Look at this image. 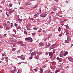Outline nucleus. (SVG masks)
<instances>
[{
  "mask_svg": "<svg viewBox=\"0 0 73 73\" xmlns=\"http://www.w3.org/2000/svg\"><path fill=\"white\" fill-rule=\"evenodd\" d=\"M18 44H21V42H18Z\"/></svg>",
  "mask_w": 73,
  "mask_h": 73,
  "instance_id": "37998d69",
  "label": "nucleus"
},
{
  "mask_svg": "<svg viewBox=\"0 0 73 73\" xmlns=\"http://www.w3.org/2000/svg\"><path fill=\"white\" fill-rule=\"evenodd\" d=\"M57 9V7H56L54 6L53 7L52 10L53 11H56Z\"/></svg>",
  "mask_w": 73,
  "mask_h": 73,
  "instance_id": "7ed1b4c3",
  "label": "nucleus"
},
{
  "mask_svg": "<svg viewBox=\"0 0 73 73\" xmlns=\"http://www.w3.org/2000/svg\"><path fill=\"white\" fill-rule=\"evenodd\" d=\"M27 27H31V24L29 23Z\"/></svg>",
  "mask_w": 73,
  "mask_h": 73,
  "instance_id": "4be33fe9",
  "label": "nucleus"
},
{
  "mask_svg": "<svg viewBox=\"0 0 73 73\" xmlns=\"http://www.w3.org/2000/svg\"><path fill=\"white\" fill-rule=\"evenodd\" d=\"M13 50L12 51H15V50H16V48H13Z\"/></svg>",
  "mask_w": 73,
  "mask_h": 73,
  "instance_id": "2f4dec72",
  "label": "nucleus"
},
{
  "mask_svg": "<svg viewBox=\"0 0 73 73\" xmlns=\"http://www.w3.org/2000/svg\"><path fill=\"white\" fill-rule=\"evenodd\" d=\"M14 25H15V26H17V24L16 23H15Z\"/></svg>",
  "mask_w": 73,
  "mask_h": 73,
  "instance_id": "8fccbe9b",
  "label": "nucleus"
},
{
  "mask_svg": "<svg viewBox=\"0 0 73 73\" xmlns=\"http://www.w3.org/2000/svg\"><path fill=\"white\" fill-rule=\"evenodd\" d=\"M37 28H34V30H37Z\"/></svg>",
  "mask_w": 73,
  "mask_h": 73,
  "instance_id": "603ef678",
  "label": "nucleus"
},
{
  "mask_svg": "<svg viewBox=\"0 0 73 73\" xmlns=\"http://www.w3.org/2000/svg\"><path fill=\"white\" fill-rule=\"evenodd\" d=\"M36 54V52H34L31 53V55H33V56H34Z\"/></svg>",
  "mask_w": 73,
  "mask_h": 73,
  "instance_id": "0eeeda50",
  "label": "nucleus"
},
{
  "mask_svg": "<svg viewBox=\"0 0 73 73\" xmlns=\"http://www.w3.org/2000/svg\"><path fill=\"white\" fill-rule=\"evenodd\" d=\"M11 72H12V73H15V70H12L11 71Z\"/></svg>",
  "mask_w": 73,
  "mask_h": 73,
  "instance_id": "c756f323",
  "label": "nucleus"
},
{
  "mask_svg": "<svg viewBox=\"0 0 73 73\" xmlns=\"http://www.w3.org/2000/svg\"><path fill=\"white\" fill-rule=\"evenodd\" d=\"M13 12H14V10H13L12 11H9V13H10V14H11V13H13Z\"/></svg>",
  "mask_w": 73,
  "mask_h": 73,
  "instance_id": "f3484780",
  "label": "nucleus"
},
{
  "mask_svg": "<svg viewBox=\"0 0 73 73\" xmlns=\"http://www.w3.org/2000/svg\"><path fill=\"white\" fill-rule=\"evenodd\" d=\"M25 57L23 56V57H21L20 58V59L22 60H25Z\"/></svg>",
  "mask_w": 73,
  "mask_h": 73,
  "instance_id": "9d476101",
  "label": "nucleus"
},
{
  "mask_svg": "<svg viewBox=\"0 0 73 73\" xmlns=\"http://www.w3.org/2000/svg\"><path fill=\"white\" fill-rule=\"evenodd\" d=\"M53 49V48H52V47H50V49L51 50V49Z\"/></svg>",
  "mask_w": 73,
  "mask_h": 73,
  "instance_id": "49530a36",
  "label": "nucleus"
},
{
  "mask_svg": "<svg viewBox=\"0 0 73 73\" xmlns=\"http://www.w3.org/2000/svg\"><path fill=\"white\" fill-rule=\"evenodd\" d=\"M20 9H24V7H20Z\"/></svg>",
  "mask_w": 73,
  "mask_h": 73,
  "instance_id": "72a5a7b5",
  "label": "nucleus"
},
{
  "mask_svg": "<svg viewBox=\"0 0 73 73\" xmlns=\"http://www.w3.org/2000/svg\"><path fill=\"white\" fill-rule=\"evenodd\" d=\"M58 72V70H56V72H55V73H57Z\"/></svg>",
  "mask_w": 73,
  "mask_h": 73,
  "instance_id": "a19ab883",
  "label": "nucleus"
},
{
  "mask_svg": "<svg viewBox=\"0 0 73 73\" xmlns=\"http://www.w3.org/2000/svg\"><path fill=\"white\" fill-rule=\"evenodd\" d=\"M11 42H16V40L14 39L13 40H12L11 41Z\"/></svg>",
  "mask_w": 73,
  "mask_h": 73,
  "instance_id": "dca6fc26",
  "label": "nucleus"
},
{
  "mask_svg": "<svg viewBox=\"0 0 73 73\" xmlns=\"http://www.w3.org/2000/svg\"><path fill=\"white\" fill-rule=\"evenodd\" d=\"M69 35V33H67L66 34V35Z\"/></svg>",
  "mask_w": 73,
  "mask_h": 73,
  "instance_id": "0e129e2a",
  "label": "nucleus"
},
{
  "mask_svg": "<svg viewBox=\"0 0 73 73\" xmlns=\"http://www.w3.org/2000/svg\"><path fill=\"white\" fill-rule=\"evenodd\" d=\"M64 26L65 27H66V29H69V27L67 25H64Z\"/></svg>",
  "mask_w": 73,
  "mask_h": 73,
  "instance_id": "1a4fd4ad",
  "label": "nucleus"
},
{
  "mask_svg": "<svg viewBox=\"0 0 73 73\" xmlns=\"http://www.w3.org/2000/svg\"><path fill=\"white\" fill-rule=\"evenodd\" d=\"M46 16V14H44V15H42L41 17H45Z\"/></svg>",
  "mask_w": 73,
  "mask_h": 73,
  "instance_id": "f8f14e48",
  "label": "nucleus"
},
{
  "mask_svg": "<svg viewBox=\"0 0 73 73\" xmlns=\"http://www.w3.org/2000/svg\"><path fill=\"white\" fill-rule=\"evenodd\" d=\"M65 42H66V43H67V44H68V43H69V40H65Z\"/></svg>",
  "mask_w": 73,
  "mask_h": 73,
  "instance_id": "2eb2a0df",
  "label": "nucleus"
},
{
  "mask_svg": "<svg viewBox=\"0 0 73 73\" xmlns=\"http://www.w3.org/2000/svg\"><path fill=\"white\" fill-rule=\"evenodd\" d=\"M20 50H18L17 51V53H20Z\"/></svg>",
  "mask_w": 73,
  "mask_h": 73,
  "instance_id": "ea45409f",
  "label": "nucleus"
},
{
  "mask_svg": "<svg viewBox=\"0 0 73 73\" xmlns=\"http://www.w3.org/2000/svg\"><path fill=\"white\" fill-rule=\"evenodd\" d=\"M49 22H50V21H51V16H50L49 17Z\"/></svg>",
  "mask_w": 73,
  "mask_h": 73,
  "instance_id": "aec40b11",
  "label": "nucleus"
},
{
  "mask_svg": "<svg viewBox=\"0 0 73 73\" xmlns=\"http://www.w3.org/2000/svg\"><path fill=\"white\" fill-rule=\"evenodd\" d=\"M13 38H14L13 37L11 38V39H13Z\"/></svg>",
  "mask_w": 73,
  "mask_h": 73,
  "instance_id": "338daca9",
  "label": "nucleus"
},
{
  "mask_svg": "<svg viewBox=\"0 0 73 73\" xmlns=\"http://www.w3.org/2000/svg\"><path fill=\"white\" fill-rule=\"evenodd\" d=\"M68 54V51H67L64 53V56H66L67 54Z\"/></svg>",
  "mask_w": 73,
  "mask_h": 73,
  "instance_id": "423d86ee",
  "label": "nucleus"
},
{
  "mask_svg": "<svg viewBox=\"0 0 73 73\" xmlns=\"http://www.w3.org/2000/svg\"><path fill=\"white\" fill-rule=\"evenodd\" d=\"M13 11V10H12V9H10L9 10V11H11H11Z\"/></svg>",
  "mask_w": 73,
  "mask_h": 73,
  "instance_id": "473e14b6",
  "label": "nucleus"
},
{
  "mask_svg": "<svg viewBox=\"0 0 73 73\" xmlns=\"http://www.w3.org/2000/svg\"><path fill=\"white\" fill-rule=\"evenodd\" d=\"M67 40L69 41L71 40V37L70 36H68L67 35Z\"/></svg>",
  "mask_w": 73,
  "mask_h": 73,
  "instance_id": "20e7f679",
  "label": "nucleus"
},
{
  "mask_svg": "<svg viewBox=\"0 0 73 73\" xmlns=\"http://www.w3.org/2000/svg\"><path fill=\"white\" fill-rule=\"evenodd\" d=\"M4 55H5V53L4 54H2V56H4Z\"/></svg>",
  "mask_w": 73,
  "mask_h": 73,
  "instance_id": "4c0bfd02",
  "label": "nucleus"
},
{
  "mask_svg": "<svg viewBox=\"0 0 73 73\" xmlns=\"http://www.w3.org/2000/svg\"><path fill=\"white\" fill-rule=\"evenodd\" d=\"M17 57H18V58H20L21 57V56H17Z\"/></svg>",
  "mask_w": 73,
  "mask_h": 73,
  "instance_id": "13d9d810",
  "label": "nucleus"
},
{
  "mask_svg": "<svg viewBox=\"0 0 73 73\" xmlns=\"http://www.w3.org/2000/svg\"><path fill=\"white\" fill-rule=\"evenodd\" d=\"M39 45H42V46H43V45H44V43L41 42L39 43Z\"/></svg>",
  "mask_w": 73,
  "mask_h": 73,
  "instance_id": "393cba45",
  "label": "nucleus"
},
{
  "mask_svg": "<svg viewBox=\"0 0 73 73\" xmlns=\"http://www.w3.org/2000/svg\"><path fill=\"white\" fill-rule=\"evenodd\" d=\"M54 13V12H52L50 13L51 14H53Z\"/></svg>",
  "mask_w": 73,
  "mask_h": 73,
  "instance_id": "09e8293b",
  "label": "nucleus"
},
{
  "mask_svg": "<svg viewBox=\"0 0 73 73\" xmlns=\"http://www.w3.org/2000/svg\"><path fill=\"white\" fill-rule=\"evenodd\" d=\"M7 23H9V24H10V22H9V21H7Z\"/></svg>",
  "mask_w": 73,
  "mask_h": 73,
  "instance_id": "4d7b16f0",
  "label": "nucleus"
},
{
  "mask_svg": "<svg viewBox=\"0 0 73 73\" xmlns=\"http://www.w3.org/2000/svg\"><path fill=\"white\" fill-rule=\"evenodd\" d=\"M69 68V67L68 66H66V67H65V68Z\"/></svg>",
  "mask_w": 73,
  "mask_h": 73,
  "instance_id": "6e6d98bb",
  "label": "nucleus"
},
{
  "mask_svg": "<svg viewBox=\"0 0 73 73\" xmlns=\"http://www.w3.org/2000/svg\"><path fill=\"white\" fill-rule=\"evenodd\" d=\"M54 1H56V2H57V1H58V0H54Z\"/></svg>",
  "mask_w": 73,
  "mask_h": 73,
  "instance_id": "bf43d9fd",
  "label": "nucleus"
},
{
  "mask_svg": "<svg viewBox=\"0 0 73 73\" xmlns=\"http://www.w3.org/2000/svg\"><path fill=\"white\" fill-rule=\"evenodd\" d=\"M60 57H63V54L61 52L60 53V55L59 56Z\"/></svg>",
  "mask_w": 73,
  "mask_h": 73,
  "instance_id": "6e6552de",
  "label": "nucleus"
},
{
  "mask_svg": "<svg viewBox=\"0 0 73 73\" xmlns=\"http://www.w3.org/2000/svg\"><path fill=\"white\" fill-rule=\"evenodd\" d=\"M50 46V44H48L46 46V48H49Z\"/></svg>",
  "mask_w": 73,
  "mask_h": 73,
  "instance_id": "b1692460",
  "label": "nucleus"
},
{
  "mask_svg": "<svg viewBox=\"0 0 73 73\" xmlns=\"http://www.w3.org/2000/svg\"><path fill=\"white\" fill-rule=\"evenodd\" d=\"M48 54H49V53H48V52H46L45 53V55H48Z\"/></svg>",
  "mask_w": 73,
  "mask_h": 73,
  "instance_id": "e433bc0d",
  "label": "nucleus"
},
{
  "mask_svg": "<svg viewBox=\"0 0 73 73\" xmlns=\"http://www.w3.org/2000/svg\"><path fill=\"white\" fill-rule=\"evenodd\" d=\"M37 54L38 55H40V54H42V52H38Z\"/></svg>",
  "mask_w": 73,
  "mask_h": 73,
  "instance_id": "bb28decb",
  "label": "nucleus"
},
{
  "mask_svg": "<svg viewBox=\"0 0 73 73\" xmlns=\"http://www.w3.org/2000/svg\"><path fill=\"white\" fill-rule=\"evenodd\" d=\"M21 46H24V45H25V44H21Z\"/></svg>",
  "mask_w": 73,
  "mask_h": 73,
  "instance_id": "052dcab7",
  "label": "nucleus"
},
{
  "mask_svg": "<svg viewBox=\"0 0 73 73\" xmlns=\"http://www.w3.org/2000/svg\"><path fill=\"white\" fill-rule=\"evenodd\" d=\"M53 69H56V66H53Z\"/></svg>",
  "mask_w": 73,
  "mask_h": 73,
  "instance_id": "3c124183",
  "label": "nucleus"
},
{
  "mask_svg": "<svg viewBox=\"0 0 73 73\" xmlns=\"http://www.w3.org/2000/svg\"><path fill=\"white\" fill-rule=\"evenodd\" d=\"M33 58V57L32 56H31V57H30L29 58L30 59H32V58Z\"/></svg>",
  "mask_w": 73,
  "mask_h": 73,
  "instance_id": "58836bf2",
  "label": "nucleus"
},
{
  "mask_svg": "<svg viewBox=\"0 0 73 73\" xmlns=\"http://www.w3.org/2000/svg\"><path fill=\"white\" fill-rule=\"evenodd\" d=\"M24 33L25 34V35H27V32L26 31H25L24 32Z\"/></svg>",
  "mask_w": 73,
  "mask_h": 73,
  "instance_id": "a878e982",
  "label": "nucleus"
},
{
  "mask_svg": "<svg viewBox=\"0 0 73 73\" xmlns=\"http://www.w3.org/2000/svg\"><path fill=\"white\" fill-rule=\"evenodd\" d=\"M39 14H40V13L35 14L34 15V16H36V17H38V15H39Z\"/></svg>",
  "mask_w": 73,
  "mask_h": 73,
  "instance_id": "ddd939ff",
  "label": "nucleus"
},
{
  "mask_svg": "<svg viewBox=\"0 0 73 73\" xmlns=\"http://www.w3.org/2000/svg\"><path fill=\"white\" fill-rule=\"evenodd\" d=\"M9 6L10 7H12V4H10Z\"/></svg>",
  "mask_w": 73,
  "mask_h": 73,
  "instance_id": "c03bdc74",
  "label": "nucleus"
},
{
  "mask_svg": "<svg viewBox=\"0 0 73 73\" xmlns=\"http://www.w3.org/2000/svg\"><path fill=\"white\" fill-rule=\"evenodd\" d=\"M34 70L36 72H37V70L36 69H34Z\"/></svg>",
  "mask_w": 73,
  "mask_h": 73,
  "instance_id": "69168bd1",
  "label": "nucleus"
},
{
  "mask_svg": "<svg viewBox=\"0 0 73 73\" xmlns=\"http://www.w3.org/2000/svg\"><path fill=\"white\" fill-rule=\"evenodd\" d=\"M62 34H60L59 35V36L60 37L61 36H62Z\"/></svg>",
  "mask_w": 73,
  "mask_h": 73,
  "instance_id": "79ce46f5",
  "label": "nucleus"
},
{
  "mask_svg": "<svg viewBox=\"0 0 73 73\" xmlns=\"http://www.w3.org/2000/svg\"><path fill=\"white\" fill-rule=\"evenodd\" d=\"M56 59L58 60L59 62H61V61H62V60H62V59L61 58H59L58 57H57L56 58Z\"/></svg>",
  "mask_w": 73,
  "mask_h": 73,
  "instance_id": "39448f33",
  "label": "nucleus"
},
{
  "mask_svg": "<svg viewBox=\"0 0 73 73\" xmlns=\"http://www.w3.org/2000/svg\"><path fill=\"white\" fill-rule=\"evenodd\" d=\"M45 73H49V71L48 70H46L45 72Z\"/></svg>",
  "mask_w": 73,
  "mask_h": 73,
  "instance_id": "c85d7f7f",
  "label": "nucleus"
},
{
  "mask_svg": "<svg viewBox=\"0 0 73 73\" xmlns=\"http://www.w3.org/2000/svg\"><path fill=\"white\" fill-rule=\"evenodd\" d=\"M40 73H42V72H43V70H42V69L41 68H40Z\"/></svg>",
  "mask_w": 73,
  "mask_h": 73,
  "instance_id": "4468645a",
  "label": "nucleus"
},
{
  "mask_svg": "<svg viewBox=\"0 0 73 73\" xmlns=\"http://www.w3.org/2000/svg\"><path fill=\"white\" fill-rule=\"evenodd\" d=\"M25 41H27V40H30L31 42H32V41H33V39H32V38L31 37L26 38L25 39Z\"/></svg>",
  "mask_w": 73,
  "mask_h": 73,
  "instance_id": "f257e3e1",
  "label": "nucleus"
},
{
  "mask_svg": "<svg viewBox=\"0 0 73 73\" xmlns=\"http://www.w3.org/2000/svg\"><path fill=\"white\" fill-rule=\"evenodd\" d=\"M51 46L53 49H54L55 47V46L54 45V44H53Z\"/></svg>",
  "mask_w": 73,
  "mask_h": 73,
  "instance_id": "a211bd4d",
  "label": "nucleus"
},
{
  "mask_svg": "<svg viewBox=\"0 0 73 73\" xmlns=\"http://www.w3.org/2000/svg\"><path fill=\"white\" fill-rule=\"evenodd\" d=\"M17 28H18V29H20V27H17Z\"/></svg>",
  "mask_w": 73,
  "mask_h": 73,
  "instance_id": "e2e57ef3",
  "label": "nucleus"
},
{
  "mask_svg": "<svg viewBox=\"0 0 73 73\" xmlns=\"http://www.w3.org/2000/svg\"><path fill=\"white\" fill-rule=\"evenodd\" d=\"M52 52H50L49 53V56H50V55H51V54H52Z\"/></svg>",
  "mask_w": 73,
  "mask_h": 73,
  "instance_id": "f704fd0d",
  "label": "nucleus"
},
{
  "mask_svg": "<svg viewBox=\"0 0 73 73\" xmlns=\"http://www.w3.org/2000/svg\"><path fill=\"white\" fill-rule=\"evenodd\" d=\"M29 18L31 20H34V19H33V18H31L30 17H29Z\"/></svg>",
  "mask_w": 73,
  "mask_h": 73,
  "instance_id": "c9c22d12",
  "label": "nucleus"
},
{
  "mask_svg": "<svg viewBox=\"0 0 73 73\" xmlns=\"http://www.w3.org/2000/svg\"><path fill=\"white\" fill-rule=\"evenodd\" d=\"M32 3H28L26 4V5H32Z\"/></svg>",
  "mask_w": 73,
  "mask_h": 73,
  "instance_id": "9b49d317",
  "label": "nucleus"
},
{
  "mask_svg": "<svg viewBox=\"0 0 73 73\" xmlns=\"http://www.w3.org/2000/svg\"><path fill=\"white\" fill-rule=\"evenodd\" d=\"M5 58L6 59H8V57H6Z\"/></svg>",
  "mask_w": 73,
  "mask_h": 73,
  "instance_id": "680f3d73",
  "label": "nucleus"
},
{
  "mask_svg": "<svg viewBox=\"0 0 73 73\" xmlns=\"http://www.w3.org/2000/svg\"><path fill=\"white\" fill-rule=\"evenodd\" d=\"M26 27L28 31H29L30 30V28H29L30 27H27V26H26Z\"/></svg>",
  "mask_w": 73,
  "mask_h": 73,
  "instance_id": "412c9836",
  "label": "nucleus"
},
{
  "mask_svg": "<svg viewBox=\"0 0 73 73\" xmlns=\"http://www.w3.org/2000/svg\"><path fill=\"white\" fill-rule=\"evenodd\" d=\"M58 31L59 32H60V31H61V29H60V27H59L58 28Z\"/></svg>",
  "mask_w": 73,
  "mask_h": 73,
  "instance_id": "5701e85b",
  "label": "nucleus"
},
{
  "mask_svg": "<svg viewBox=\"0 0 73 73\" xmlns=\"http://www.w3.org/2000/svg\"><path fill=\"white\" fill-rule=\"evenodd\" d=\"M10 28V27H6V29L7 30H9Z\"/></svg>",
  "mask_w": 73,
  "mask_h": 73,
  "instance_id": "6ab92c4d",
  "label": "nucleus"
},
{
  "mask_svg": "<svg viewBox=\"0 0 73 73\" xmlns=\"http://www.w3.org/2000/svg\"><path fill=\"white\" fill-rule=\"evenodd\" d=\"M6 15H7V16H9V15H8V14H7V12L6 13Z\"/></svg>",
  "mask_w": 73,
  "mask_h": 73,
  "instance_id": "864d4df0",
  "label": "nucleus"
},
{
  "mask_svg": "<svg viewBox=\"0 0 73 73\" xmlns=\"http://www.w3.org/2000/svg\"><path fill=\"white\" fill-rule=\"evenodd\" d=\"M64 31H65V32H68V30H66V29H65Z\"/></svg>",
  "mask_w": 73,
  "mask_h": 73,
  "instance_id": "de8ad7c7",
  "label": "nucleus"
},
{
  "mask_svg": "<svg viewBox=\"0 0 73 73\" xmlns=\"http://www.w3.org/2000/svg\"><path fill=\"white\" fill-rule=\"evenodd\" d=\"M11 28H12V27H13V24L12 23H11Z\"/></svg>",
  "mask_w": 73,
  "mask_h": 73,
  "instance_id": "a18cd8bd",
  "label": "nucleus"
},
{
  "mask_svg": "<svg viewBox=\"0 0 73 73\" xmlns=\"http://www.w3.org/2000/svg\"><path fill=\"white\" fill-rule=\"evenodd\" d=\"M68 59L70 62H73V58L71 57H69L68 58Z\"/></svg>",
  "mask_w": 73,
  "mask_h": 73,
  "instance_id": "f03ea898",
  "label": "nucleus"
},
{
  "mask_svg": "<svg viewBox=\"0 0 73 73\" xmlns=\"http://www.w3.org/2000/svg\"><path fill=\"white\" fill-rule=\"evenodd\" d=\"M69 1H66V3H68V2Z\"/></svg>",
  "mask_w": 73,
  "mask_h": 73,
  "instance_id": "5fc2aeb1",
  "label": "nucleus"
},
{
  "mask_svg": "<svg viewBox=\"0 0 73 73\" xmlns=\"http://www.w3.org/2000/svg\"><path fill=\"white\" fill-rule=\"evenodd\" d=\"M37 5H36L35 7H34V8H37Z\"/></svg>",
  "mask_w": 73,
  "mask_h": 73,
  "instance_id": "7c9ffc66",
  "label": "nucleus"
},
{
  "mask_svg": "<svg viewBox=\"0 0 73 73\" xmlns=\"http://www.w3.org/2000/svg\"><path fill=\"white\" fill-rule=\"evenodd\" d=\"M42 31V29L40 28V29L38 31V32H41Z\"/></svg>",
  "mask_w": 73,
  "mask_h": 73,
  "instance_id": "cd10ccee",
  "label": "nucleus"
},
{
  "mask_svg": "<svg viewBox=\"0 0 73 73\" xmlns=\"http://www.w3.org/2000/svg\"><path fill=\"white\" fill-rule=\"evenodd\" d=\"M18 64H21V62L18 63Z\"/></svg>",
  "mask_w": 73,
  "mask_h": 73,
  "instance_id": "774afa93",
  "label": "nucleus"
}]
</instances>
